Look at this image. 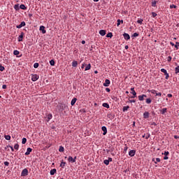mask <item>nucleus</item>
Segmentation results:
<instances>
[{"label": "nucleus", "instance_id": "f3484780", "mask_svg": "<svg viewBox=\"0 0 179 179\" xmlns=\"http://www.w3.org/2000/svg\"><path fill=\"white\" fill-rule=\"evenodd\" d=\"M77 100H78V99L73 98V99L71 100V106H75V103H76Z\"/></svg>", "mask_w": 179, "mask_h": 179}, {"label": "nucleus", "instance_id": "b1692460", "mask_svg": "<svg viewBox=\"0 0 179 179\" xmlns=\"http://www.w3.org/2000/svg\"><path fill=\"white\" fill-rule=\"evenodd\" d=\"M121 23H124V20H117V27H118V26H120V24H121Z\"/></svg>", "mask_w": 179, "mask_h": 179}, {"label": "nucleus", "instance_id": "f03ea898", "mask_svg": "<svg viewBox=\"0 0 179 179\" xmlns=\"http://www.w3.org/2000/svg\"><path fill=\"white\" fill-rule=\"evenodd\" d=\"M161 72L164 73V75L166 76L165 79H166V80L169 79L170 76L169 75V73H167V70H166L165 69H162Z\"/></svg>", "mask_w": 179, "mask_h": 179}, {"label": "nucleus", "instance_id": "680f3d73", "mask_svg": "<svg viewBox=\"0 0 179 179\" xmlns=\"http://www.w3.org/2000/svg\"><path fill=\"white\" fill-rule=\"evenodd\" d=\"M108 161H109V162H113V158H110V157H109L108 159Z\"/></svg>", "mask_w": 179, "mask_h": 179}, {"label": "nucleus", "instance_id": "f257e3e1", "mask_svg": "<svg viewBox=\"0 0 179 179\" xmlns=\"http://www.w3.org/2000/svg\"><path fill=\"white\" fill-rule=\"evenodd\" d=\"M28 174H29V171L27 170V169H23L21 173L22 177H26V176H28Z\"/></svg>", "mask_w": 179, "mask_h": 179}, {"label": "nucleus", "instance_id": "a19ab883", "mask_svg": "<svg viewBox=\"0 0 179 179\" xmlns=\"http://www.w3.org/2000/svg\"><path fill=\"white\" fill-rule=\"evenodd\" d=\"M175 72H176V73H179V66L176 67Z\"/></svg>", "mask_w": 179, "mask_h": 179}, {"label": "nucleus", "instance_id": "dca6fc26", "mask_svg": "<svg viewBox=\"0 0 179 179\" xmlns=\"http://www.w3.org/2000/svg\"><path fill=\"white\" fill-rule=\"evenodd\" d=\"M72 66H73V68H76V66H78V62L77 61H73L71 63Z\"/></svg>", "mask_w": 179, "mask_h": 179}, {"label": "nucleus", "instance_id": "603ef678", "mask_svg": "<svg viewBox=\"0 0 179 179\" xmlns=\"http://www.w3.org/2000/svg\"><path fill=\"white\" fill-rule=\"evenodd\" d=\"M156 162L157 163H160V158H156Z\"/></svg>", "mask_w": 179, "mask_h": 179}, {"label": "nucleus", "instance_id": "7ed1b4c3", "mask_svg": "<svg viewBox=\"0 0 179 179\" xmlns=\"http://www.w3.org/2000/svg\"><path fill=\"white\" fill-rule=\"evenodd\" d=\"M68 162L69 163H75L76 162V157H74V158H73V157L69 156L68 158Z\"/></svg>", "mask_w": 179, "mask_h": 179}, {"label": "nucleus", "instance_id": "79ce46f5", "mask_svg": "<svg viewBox=\"0 0 179 179\" xmlns=\"http://www.w3.org/2000/svg\"><path fill=\"white\" fill-rule=\"evenodd\" d=\"M172 57L171 56H169L167 58L168 62H171Z\"/></svg>", "mask_w": 179, "mask_h": 179}, {"label": "nucleus", "instance_id": "2eb2a0df", "mask_svg": "<svg viewBox=\"0 0 179 179\" xmlns=\"http://www.w3.org/2000/svg\"><path fill=\"white\" fill-rule=\"evenodd\" d=\"M92 65L90 64H86L85 71H90Z\"/></svg>", "mask_w": 179, "mask_h": 179}, {"label": "nucleus", "instance_id": "69168bd1", "mask_svg": "<svg viewBox=\"0 0 179 179\" xmlns=\"http://www.w3.org/2000/svg\"><path fill=\"white\" fill-rule=\"evenodd\" d=\"M82 44H85L86 43V41H82Z\"/></svg>", "mask_w": 179, "mask_h": 179}, {"label": "nucleus", "instance_id": "c85d7f7f", "mask_svg": "<svg viewBox=\"0 0 179 179\" xmlns=\"http://www.w3.org/2000/svg\"><path fill=\"white\" fill-rule=\"evenodd\" d=\"M4 138L6 141H10V136L9 135L4 136Z\"/></svg>", "mask_w": 179, "mask_h": 179}, {"label": "nucleus", "instance_id": "473e14b6", "mask_svg": "<svg viewBox=\"0 0 179 179\" xmlns=\"http://www.w3.org/2000/svg\"><path fill=\"white\" fill-rule=\"evenodd\" d=\"M146 103H147V104H150V103H152V99H150V98L147 99Z\"/></svg>", "mask_w": 179, "mask_h": 179}, {"label": "nucleus", "instance_id": "3c124183", "mask_svg": "<svg viewBox=\"0 0 179 179\" xmlns=\"http://www.w3.org/2000/svg\"><path fill=\"white\" fill-rule=\"evenodd\" d=\"M4 165L8 166H9V162H4Z\"/></svg>", "mask_w": 179, "mask_h": 179}, {"label": "nucleus", "instance_id": "cd10ccee", "mask_svg": "<svg viewBox=\"0 0 179 179\" xmlns=\"http://www.w3.org/2000/svg\"><path fill=\"white\" fill-rule=\"evenodd\" d=\"M14 9H15V10H19V9H20V7H19V4H15L14 6Z\"/></svg>", "mask_w": 179, "mask_h": 179}, {"label": "nucleus", "instance_id": "a878e982", "mask_svg": "<svg viewBox=\"0 0 179 179\" xmlns=\"http://www.w3.org/2000/svg\"><path fill=\"white\" fill-rule=\"evenodd\" d=\"M50 64L51 65V66H54V65H55V61H54V59L50 60Z\"/></svg>", "mask_w": 179, "mask_h": 179}, {"label": "nucleus", "instance_id": "864d4df0", "mask_svg": "<svg viewBox=\"0 0 179 179\" xmlns=\"http://www.w3.org/2000/svg\"><path fill=\"white\" fill-rule=\"evenodd\" d=\"M106 91L108 92V93H109V92H110V88L107 87L106 88Z\"/></svg>", "mask_w": 179, "mask_h": 179}, {"label": "nucleus", "instance_id": "6ab92c4d", "mask_svg": "<svg viewBox=\"0 0 179 179\" xmlns=\"http://www.w3.org/2000/svg\"><path fill=\"white\" fill-rule=\"evenodd\" d=\"M143 118H149V112H145L143 113Z\"/></svg>", "mask_w": 179, "mask_h": 179}, {"label": "nucleus", "instance_id": "9d476101", "mask_svg": "<svg viewBox=\"0 0 179 179\" xmlns=\"http://www.w3.org/2000/svg\"><path fill=\"white\" fill-rule=\"evenodd\" d=\"M103 86H105V87H108V86H110V80L106 79L103 83Z\"/></svg>", "mask_w": 179, "mask_h": 179}, {"label": "nucleus", "instance_id": "e2e57ef3", "mask_svg": "<svg viewBox=\"0 0 179 179\" xmlns=\"http://www.w3.org/2000/svg\"><path fill=\"white\" fill-rule=\"evenodd\" d=\"M9 148H10V149H11V150H12V152H13L15 150L13 149V147H12V146H9Z\"/></svg>", "mask_w": 179, "mask_h": 179}, {"label": "nucleus", "instance_id": "aec40b11", "mask_svg": "<svg viewBox=\"0 0 179 179\" xmlns=\"http://www.w3.org/2000/svg\"><path fill=\"white\" fill-rule=\"evenodd\" d=\"M55 173H57V169H53L50 171V176H54V174H55Z\"/></svg>", "mask_w": 179, "mask_h": 179}, {"label": "nucleus", "instance_id": "20e7f679", "mask_svg": "<svg viewBox=\"0 0 179 179\" xmlns=\"http://www.w3.org/2000/svg\"><path fill=\"white\" fill-rule=\"evenodd\" d=\"M38 76L37 74L32 75L31 80L32 82H36V80H38Z\"/></svg>", "mask_w": 179, "mask_h": 179}, {"label": "nucleus", "instance_id": "9b49d317", "mask_svg": "<svg viewBox=\"0 0 179 179\" xmlns=\"http://www.w3.org/2000/svg\"><path fill=\"white\" fill-rule=\"evenodd\" d=\"M32 150H33V149L28 148L27 149V152H25V156H29V155H30V153H31Z\"/></svg>", "mask_w": 179, "mask_h": 179}, {"label": "nucleus", "instance_id": "423d86ee", "mask_svg": "<svg viewBox=\"0 0 179 179\" xmlns=\"http://www.w3.org/2000/svg\"><path fill=\"white\" fill-rule=\"evenodd\" d=\"M136 153V151L134 150H131L129 152V156H130L131 157H134V156H135V154Z\"/></svg>", "mask_w": 179, "mask_h": 179}, {"label": "nucleus", "instance_id": "e433bc0d", "mask_svg": "<svg viewBox=\"0 0 179 179\" xmlns=\"http://www.w3.org/2000/svg\"><path fill=\"white\" fill-rule=\"evenodd\" d=\"M156 3H157V2L156 1H153L152 2V6H153L154 8H155Z\"/></svg>", "mask_w": 179, "mask_h": 179}, {"label": "nucleus", "instance_id": "4d7b16f0", "mask_svg": "<svg viewBox=\"0 0 179 179\" xmlns=\"http://www.w3.org/2000/svg\"><path fill=\"white\" fill-rule=\"evenodd\" d=\"M6 87H7L6 85H3L2 89H6Z\"/></svg>", "mask_w": 179, "mask_h": 179}, {"label": "nucleus", "instance_id": "4be33fe9", "mask_svg": "<svg viewBox=\"0 0 179 179\" xmlns=\"http://www.w3.org/2000/svg\"><path fill=\"white\" fill-rule=\"evenodd\" d=\"M103 107H105L106 108H110V105H108V103H103L102 104Z\"/></svg>", "mask_w": 179, "mask_h": 179}, {"label": "nucleus", "instance_id": "4468645a", "mask_svg": "<svg viewBox=\"0 0 179 179\" xmlns=\"http://www.w3.org/2000/svg\"><path fill=\"white\" fill-rule=\"evenodd\" d=\"M101 129L103 132V135H106L107 134V127L103 126V127H101Z\"/></svg>", "mask_w": 179, "mask_h": 179}, {"label": "nucleus", "instance_id": "13d9d810", "mask_svg": "<svg viewBox=\"0 0 179 179\" xmlns=\"http://www.w3.org/2000/svg\"><path fill=\"white\" fill-rule=\"evenodd\" d=\"M124 152H127V150H128V147L127 146L124 147Z\"/></svg>", "mask_w": 179, "mask_h": 179}, {"label": "nucleus", "instance_id": "7c9ffc66", "mask_svg": "<svg viewBox=\"0 0 179 179\" xmlns=\"http://www.w3.org/2000/svg\"><path fill=\"white\" fill-rule=\"evenodd\" d=\"M26 142H27V139L26 138H23L22 141V145H24V143H26Z\"/></svg>", "mask_w": 179, "mask_h": 179}, {"label": "nucleus", "instance_id": "412c9836", "mask_svg": "<svg viewBox=\"0 0 179 179\" xmlns=\"http://www.w3.org/2000/svg\"><path fill=\"white\" fill-rule=\"evenodd\" d=\"M20 9H22V10H26L27 9L26 6H24V4H21L20 6Z\"/></svg>", "mask_w": 179, "mask_h": 179}, {"label": "nucleus", "instance_id": "a18cd8bd", "mask_svg": "<svg viewBox=\"0 0 179 179\" xmlns=\"http://www.w3.org/2000/svg\"><path fill=\"white\" fill-rule=\"evenodd\" d=\"M48 121H50V120H51V118H52V115H48Z\"/></svg>", "mask_w": 179, "mask_h": 179}, {"label": "nucleus", "instance_id": "8fccbe9b", "mask_svg": "<svg viewBox=\"0 0 179 179\" xmlns=\"http://www.w3.org/2000/svg\"><path fill=\"white\" fill-rule=\"evenodd\" d=\"M156 96H159V97H162V93L161 92H157Z\"/></svg>", "mask_w": 179, "mask_h": 179}, {"label": "nucleus", "instance_id": "052dcab7", "mask_svg": "<svg viewBox=\"0 0 179 179\" xmlns=\"http://www.w3.org/2000/svg\"><path fill=\"white\" fill-rule=\"evenodd\" d=\"M167 96L168 97H173V95L171 94H168Z\"/></svg>", "mask_w": 179, "mask_h": 179}, {"label": "nucleus", "instance_id": "72a5a7b5", "mask_svg": "<svg viewBox=\"0 0 179 179\" xmlns=\"http://www.w3.org/2000/svg\"><path fill=\"white\" fill-rule=\"evenodd\" d=\"M106 37H110V38H111V37H113V33L111 32L108 33V34L106 35Z\"/></svg>", "mask_w": 179, "mask_h": 179}, {"label": "nucleus", "instance_id": "6e6d98bb", "mask_svg": "<svg viewBox=\"0 0 179 179\" xmlns=\"http://www.w3.org/2000/svg\"><path fill=\"white\" fill-rule=\"evenodd\" d=\"M129 103H135L136 101L134 100V99H133V100H131V99H130V100H129Z\"/></svg>", "mask_w": 179, "mask_h": 179}, {"label": "nucleus", "instance_id": "c756f323", "mask_svg": "<svg viewBox=\"0 0 179 179\" xmlns=\"http://www.w3.org/2000/svg\"><path fill=\"white\" fill-rule=\"evenodd\" d=\"M148 92H150V93H152V94H156L157 93L155 90H152L150 91L148 90Z\"/></svg>", "mask_w": 179, "mask_h": 179}, {"label": "nucleus", "instance_id": "5fc2aeb1", "mask_svg": "<svg viewBox=\"0 0 179 179\" xmlns=\"http://www.w3.org/2000/svg\"><path fill=\"white\" fill-rule=\"evenodd\" d=\"M171 9H173V8H176V5H171L170 6Z\"/></svg>", "mask_w": 179, "mask_h": 179}, {"label": "nucleus", "instance_id": "5701e85b", "mask_svg": "<svg viewBox=\"0 0 179 179\" xmlns=\"http://www.w3.org/2000/svg\"><path fill=\"white\" fill-rule=\"evenodd\" d=\"M129 109V106H124L123 107L124 113H125V111H128Z\"/></svg>", "mask_w": 179, "mask_h": 179}, {"label": "nucleus", "instance_id": "09e8293b", "mask_svg": "<svg viewBox=\"0 0 179 179\" xmlns=\"http://www.w3.org/2000/svg\"><path fill=\"white\" fill-rule=\"evenodd\" d=\"M38 63H35L34 64V68H37L38 66Z\"/></svg>", "mask_w": 179, "mask_h": 179}, {"label": "nucleus", "instance_id": "f8f14e48", "mask_svg": "<svg viewBox=\"0 0 179 179\" xmlns=\"http://www.w3.org/2000/svg\"><path fill=\"white\" fill-rule=\"evenodd\" d=\"M39 30H40L41 31H42L43 34H45V33H46L45 27H44V26H41Z\"/></svg>", "mask_w": 179, "mask_h": 179}, {"label": "nucleus", "instance_id": "338daca9", "mask_svg": "<svg viewBox=\"0 0 179 179\" xmlns=\"http://www.w3.org/2000/svg\"><path fill=\"white\" fill-rule=\"evenodd\" d=\"M128 48H129V47L128 45L125 46V50H128Z\"/></svg>", "mask_w": 179, "mask_h": 179}, {"label": "nucleus", "instance_id": "774afa93", "mask_svg": "<svg viewBox=\"0 0 179 179\" xmlns=\"http://www.w3.org/2000/svg\"><path fill=\"white\" fill-rule=\"evenodd\" d=\"M176 44H178V47H179V43H178V42H176Z\"/></svg>", "mask_w": 179, "mask_h": 179}, {"label": "nucleus", "instance_id": "ea45409f", "mask_svg": "<svg viewBox=\"0 0 179 179\" xmlns=\"http://www.w3.org/2000/svg\"><path fill=\"white\" fill-rule=\"evenodd\" d=\"M142 22H143V20H142V19L137 20V23H138V24H142Z\"/></svg>", "mask_w": 179, "mask_h": 179}, {"label": "nucleus", "instance_id": "58836bf2", "mask_svg": "<svg viewBox=\"0 0 179 179\" xmlns=\"http://www.w3.org/2000/svg\"><path fill=\"white\" fill-rule=\"evenodd\" d=\"M64 147L60 146L59 148V152H64Z\"/></svg>", "mask_w": 179, "mask_h": 179}, {"label": "nucleus", "instance_id": "393cba45", "mask_svg": "<svg viewBox=\"0 0 179 179\" xmlns=\"http://www.w3.org/2000/svg\"><path fill=\"white\" fill-rule=\"evenodd\" d=\"M66 164V162H62L60 164V167H62V169H64Z\"/></svg>", "mask_w": 179, "mask_h": 179}, {"label": "nucleus", "instance_id": "de8ad7c7", "mask_svg": "<svg viewBox=\"0 0 179 179\" xmlns=\"http://www.w3.org/2000/svg\"><path fill=\"white\" fill-rule=\"evenodd\" d=\"M138 36H139V34H138V33H134L133 34V37H138Z\"/></svg>", "mask_w": 179, "mask_h": 179}, {"label": "nucleus", "instance_id": "4c0bfd02", "mask_svg": "<svg viewBox=\"0 0 179 179\" xmlns=\"http://www.w3.org/2000/svg\"><path fill=\"white\" fill-rule=\"evenodd\" d=\"M0 71L1 72H3V71H5V67H3L2 65H0Z\"/></svg>", "mask_w": 179, "mask_h": 179}, {"label": "nucleus", "instance_id": "37998d69", "mask_svg": "<svg viewBox=\"0 0 179 179\" xmlns=\"http://www.w3.org/2000/svg\"><path fill=\"white\" fill-rule=\"evenodd\" d=\"M152 17H156V16H157V14L155 12H152Z\"/></svg>", "mask_w": 179, "mask_h": 179}, {"label": "nucleus", "instance_id": "c03bdc74", "mask_svg": "<svg viewBox=\"0 0 179 179\" xmlns=\"http://www.w3.org/2000/svg\"><path fill=\"white\" fill-rule=\"evenodd\" d=\"M169 151H165L164 153V156H169Z\"/></svg>", "mask_w": 179, "mask_h": 179}, {"label": "nucleus", "instance_id": "0e129e2a", "mask_svg": "<svg viewBox=\"0 0 179 179\" xmlns=\"http://www.w3.org/2000/svg\"><path fill=\"white\" fill-rule=\"evenodd\" d=\"M175 48L178 49V45L177 43L175 45Z\"/></svg>", "mask_w": 179, "mask_h": 179}, {"label": "nucleus", "instance_id": "bb28decb", "mask_svg": "<svg viewBox=\"0 0 179 179\" xmlns=\"http://www.w3.org/2000/svg\"><path fill=\"white\" fill-rule=\"evenodd\" d=\"M161 113L162 114H166V113H167V108H162Z\"/></svg>", "mask_w": 179, "mask_h": 179}, {"label": "nucleus", "instance_id": "1a4fd4ad", "mask_svg": "<svg viewBox=\"0 0 179 179\" xmlns=\"http://www.w3.org/2000/svg\"><path fill=\"white\" fill-rule=\"evenodd\" d=\"M24 36V33L21 32L20 35L18 36V41H23V37Z\"/></svg>", "mask_w": 179, "mask_h": 179}, {"label": "nucleus", "instance_id": "f704fd0d", "mask_svg": "<svg viewBox=\"0 0 179 179\" xmlns=\"http://www.w3.org/2000/svg\"><path fill=\"white\" fill-rule=\"evenodd\" d=\"M14 149H15V150H19V144H15L14 145Z\"/></svg>", "mask_w": 179, "mask_h": 179}, {"label": "nucleus", "instance_id": "ddd939ff", "mask_svg": "<svg viewBox=\"0 0 179 179\" xmlns=\"http://www.w3.org/2000/svg\"><path fill=\"white\" fill-rule=\"evenodd\" d=\"M123 36H124V40H130V38H131V36H129V34H128L127 33H124L123 34Z\"/></svg>", "mask_w": 179, "mask_h": 179}, {"label": "nucleus", "instance_id": "a211bd4d", "mask_svg": "<svg viewBox=\"0 0 179 179\" xmlns=\"http://www.w3.org/2000/svg\"><path fill=\"white\" fill-rule=\"evenodd\" d=\"M99 34L101 36H106V30L101 29L99 31Z\"/></svg>", "mask_w": 179, "mask_h": 179}, {"label": "nucleus", "instance_id": "2f4dec72", "mask_svg": "<svg viewBox=\"0 0 179 179\" xmlns=\"http://www.w3.org/2000/svg\"><path fill=\"white\" fill-rule=\"evenodd\" d=\"M103 163H104V164H106V166H108V164H110V162H109V161H108V159H105L103 161Z\"/></svg>", "mask_w": 179, "mask_h": 179}, {"label": "nucleus", "instance_id": "bf43d9fd", "mask_svg": "<svg viewBox=\"0 0 179 179\" xmlns=\"http://www.w3.org/2000/svg\"><path fill=\"white\" fill-rule=\"evenodd\" d=\"M169 159V157L165 155V157H164V160H168Z\"/></svg>", "mask_w": 179, "mask_h": 179}, {"label": "nucleus", "instance_id": "39448f33", "mask_svg": "<svg viewBox=\"0 0 179 179\" xmlns=\"http://www.w3.org/2000/svg\"><path fill=\"white\" fill-rule=\"evenodd\" d=\"M148 97V96H146V94H142V95H139L138 96V100L140 101H143L145 100V98Z\"/></svg>", "mask_w": 179, "mask_h": 179}, {"label": "nucleus", "instance_id": "0eeeda50", "mask_svg": "<svg viewBox=\"0 0 179 179\" xmlns=\"http://www.w3.org/2000/svg\"><path fill=\"white\" fill-rule=\"evenodd\" d=\"M131 94H133L134 96H131L132 99L136 97V92H135V88H131Z\"/></svg>", "mask_w": 179, "mask_h": 179}, {"label": "nucleus", "instance_id": "49530a36", "mask_svg": "<svg viewBox=\"0 0 179 179\" xmlns=\"http://www.w3.org/2000/svg\"><path fill=\"white\" fill-rule=\"evenodd\" d=\"M85 66H86V64L83 63L81 66V69H85Z\"/></svg>", "mask_w": 179, "mask_h": 179}, {"label": "nucleus", "instance_id": "6e6552de", "mask_svg": "<svg viewBox=\"0 0 179 179\" xmlns=\"http://www.w3.org/2000/svg\"><path fill=\"white\" fill-rule=\"evenodd\" d=\"M24 26H26V22H24V21L20 23V24L17 25V29H22V27H24Z\"/></svg>", "mask_w": 179, "mask_h": 179}, {"label": "nucleus", "instance_id": "c9c22d12", "mask_svg": "<svg viewBox=\"0 0 179 179\" xmlns=\"http://www.w3.org/2000/svg\"><path fill=\"white\" fill-rule=\"evenodd\" d=\"M13 54H14V55H19L20 52L18 50H14Z\"/></svg>", "mask_w": 179, "mask_h": 179}]
</instances>
